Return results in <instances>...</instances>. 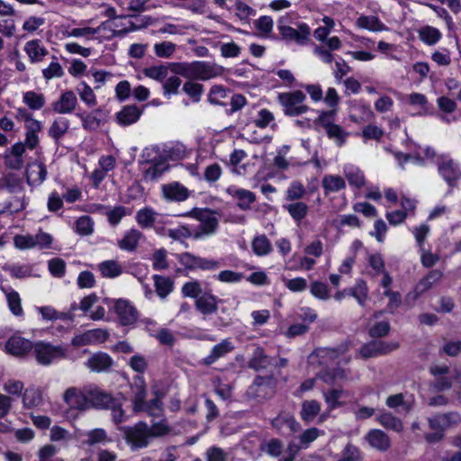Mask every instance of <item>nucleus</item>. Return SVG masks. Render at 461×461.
Here are the masks:
<instances>
[{
  "label": "nucleus",
  "mask_w": 461,
  "mask_h": 461,
  "mask_svg": "<svg viewBox=\"0 0 461 461\" xmlns=\"http://www.w3.org/2000/svg\"><path fill=\"white\" fill-rule=\"evenodd\" d=\"M253 252L259 257L267 256L272 251V245L266 235L256 236L251 243Z\"/></svg>",
  "instance_id": "obj_45"
},
{
  "label": "nucleus",
  "mask_w": 461,
  "mask_h": 461,
  "mask_svg": "<svg viewBox=\"0 0 461 461\" xmlns=\"http://www.w3.org/2000/svg\"><path fill=\"white\" fill-rule=\"evenodd\" d=\"M218 302L217 296L211 292H206L195 300L194 305L199 312L206 316L217 312Z\"/></svg>",
  "instance_id": "obj_24"
},
{
  "label": "nucleus",
  "mask_w": 461,
  "mask_h": 461,
  "mask_svg": "<svg viewBox=\"0 0 461 461\" xmlns=\"http://www.w3.org/2000/svg\"><path fill=\"white\" fill-rule=\"evenodd\" d=\"M158 212L150 207H145L136 212L135 220L142 229H150L154 226Z\"/></svg>",
  "instance_id": "obj_37"
},
{
  "label": "nucleus",
  "mask_w": 461,
  "mask_h": 461,
  "mask_svg": "<svg viewBox=\"0 0 461 461\" xmlns=\"http://www.w3.org/2000/svg\"><path fill=\"white\" fill-rule=\"evenodd\" d=\"M68 129L69 121L65 117H58L51 123L48 133L56 143H59L63 136L68 132Z\"/></svg>",
  "instance_id": "obj_36"
},
{
  "label": "nucleus",
  "mask_w": 461,
  "mask_h": 461,
  "mask_svg": "<svg viewBox=\"0 0 461 461\" xmlns=\"http://www.w3.org/2000/svg\"><path fill=\"white\" fill-rule=\"evenodd\" d=\"M278 31L285 41H294L299 45H303L309 39L311 34L310 27L303 23L297 25V29L283 23V18L278 20Z\"/></svg>",
  "instance_id": "obj_10"
},
{
  "label": "nucleus",
  "mask_w": 461,
  "mask_h": 461,
  "mask_svg": "<svg viewBox=\"0 0 461 461\" xmlns=\"http://www.w3.org/2000/svg\"><path fill=\"white\" fill-rule=\"evenodd\" d=\"M325 194L339 192L346 188L344 178L338 175H325L321 180Z\"/></svg>",
  "instance_id": "obj_35"
},
{
  "label": "nucleus",
  "mask_w": 461,
  "mask_h": 461,
  "mask_svg": "<svg viewBox=\"0 0 461 461\" xmlns=\"http://www.w3.org/2000/svg\"><path fill=\"white\" fill-rule=\"evenodd\" d=\"M23 103L32 110H40L45 105V97L41 93L28 91L23 94Z\"/></svg>",
  "instance_id": "obj_49"
},
{
  "label": "nucleus",
  "mask_w": 461,
  "mask_h": 461,
  "mask_svg": "<svg viewBox=\"0 0 461 461\" xmlns=\"http://www.w3.org/2000/svg\"><path fill=\"white\" fill-rule=\"evenodd\" d=\"M114 398L98 388H88L89 408L106 409Z\"/></svg>",
  "instance_id": "obj_26"
},
{
  "label": "nucleus",
  "mask_w": 461,
  "mask_h": 461,
  "mask_svg": "<svg viewBox=\"0 0 461 461\" xmlns=\"http://www.w3.org/2000/svg\"><path fill=\"white\" fill-rule=\"evenodd\" d=\"M397 348V343H387L383 340H373L361 347L359 349V355L363 358L376 357L382 355H386Z\"/></svg>",
  "instance_id": "obj_11"
},
{
  "label": "nucleus",
  "mask_w": 461,
  "mask_h": 461,
  "mask_svg": "<svg viewBox=\"0 0 461 461\" xmlns=\"http://www.w3.org/2000/svg\"><path fill=\"white\" fill-rule=\"evenodd\" d=\"M305 100L306 95L301 90L279 93L277 95L284 113L291 117L302 115L310 110V107L304 104Z\"/></svg>",
  "instance_id": "obj_3"
},
{
  "label": "nucleus",
  "mask_w": 461,
  "mask_h": 461,
  "mask_svg": "<svg viewBox=\"0 0 461 461\" xmlns=\"http://www.w3.org/2000/svg\"><path fill=\"white\" fill-rule=\"evenodd\" d=\"M202 284L198 280L185 283L181 287V294L184 297L194 298L195 300L203 294Z\"/></svg>",
  "instance_id": "obj_53"
},
{
  "label": "nucleus",
  "mask_w": 461,
  "mask_h": 461,
  "mask_svg": "<svg viewBox=\"0 0 461 461\" xmlns=\"http://www.w3.org/2000/svg\"><path fill=\"white\" fill-rule=\"evenodd\" d=\"M418 34L420 40L429 46L435 45L442 38V33L439 32V30L430 25H425L421 27L418 31Z\"/></svg>",
  "instance_id": "obj_39"
},
{
  "label": "nucleus",
  "mask_w": 461,
  "mask_h": 461,
  "mask_svg": "<svg viewBox=\"0 0 461 461\" xmlns=\"http://www.w3.org/2000/svg\"><path fill=\"white\" fill-rule=\"evenodd\" d=\"M113 365L112 357L104 352L94 354L88 358L86 366L95 372H102L107 370Z\"/></svg>",
  "instance_id": "obj_33"
},
{
  "label": "nucleus",
  "mask_w": 461,
  "mask_h": 461,
  "mask_svg": "<svg viewBox=\"0 0 461 461\" xmlns=\"http://www.w3.org/2000/svg\"><path fill=\"white\" fill-rule=\"evenodd\" d=\"M98 269L106 278H115L122 273V267L116 260H104L98 265Z\"/></svg>",
  "instance_id": "obj_42"
},
{
  "label": "nucleus",
  "mask_w": 461,
  "mask_h": 461,
  "mask_svg": "<svg viewBox=\"0 0 461 461\" xmlns=\"http://www.w3.org/2000/svg\"><path fill=\"white\" fill-rule=\"evenodd\" d=\"M132 390L134 393L133 409L135 411H142L144 410L145 398L147 394L146 384L142 376H137L134 379Z\"/></svg>",
  "instance_id": "obj_32"
},
{
  "label": "nucleus",
  "mask_w": 461,
  "mask_h": 461,
  "mask_svg": "<svg viewBox=\"0 0 461 461\" xmlns=\"http://www.w3.org/2000/svg\"><path fill=\"white\" fill-rule=\"evenodd\" d=\"M233 349L232 342L229 339H223L212 348L211 353L203 358V362L204 365L210 366Z\"/></svg>",
  "instance_id": "obj_31"
},
{
  "label": "nucleus",
  "mask_w": 461,
  "mask_h": 461,
  "mask_svg": "<svg viewBox=\"0 0 461 461\" xmlns=\"http://www.w3.org/2000/svg\"><path fill=\"white\" fill-rule=\"evenodd\" d=\"M78 105L76 93L71 90L64 91L58 100L51 104L52 111L59 114H70Z\"/></svg>",
  "instance_id": "obj_14"
},
{
  "label": "nucleus",
  "mask_w": 461,
  "mask_h": 461,
  "mask_svg": "<svg viewBox=\"0 0 461 461\" xmlns=\"http://www.w3.org/2000/svg\"><path fill=\"white\" fill-rule=\"evenodd\" d=\"M366 440L369 443V445L379 450V451H386L390 447V438L386 433H384L381 429H370L366 435Z\"/></svg>",
  "instance_id": "obj_29"
},
{
  "label": "nucleus",
  "mask_w": 461,
  "mask_h": 461,
  "mask_svg": "<svg viewBox=\"0 0 461 461\" xmlns=\"http://www.w3.org/2000/svg\"><path fill=\"white\" fill-rule=\"evenodd\" d=\"M272 426L283 435H291L298 432L301 429L300 423L294 415L286 412L278 414L272 420Z\"/></svg>",
  "instance_id": "obj_15"
},
{
  "label": "nucleus",
  "mask_w": 461,
  "mask_h": 461,
  "mask_svg": "<svg viewBox=\"0 0 461 461\" xmlns=\"http://www.w3.org/2000/svg\"><path fill=\"white\" fill-rule=\"evenodd\" d=\"M311 294L320 300H329L330 298L328 285L322 282L315 281L311 284Z\"/></svg>",
  "instance_id": "obj_63"
},
{
  "label": "nucleus",
  "mask_w": 461,
  "mask_h": 461,
  "mask_svg": "<svg viewBox=\"0 0 461 461\" xmlns=\"http://www.w3.org/2000/svg\"><path fill=\"white\" fill-rule=\"evenodd\" d=\"M335 112H323L318 117L316 123L322 127L328 138L334 141V143L341 147L343 146L349 133L344 130L340 125L334 123Z\"/></svg>",
  "instance_id": "obj_4"
},
{
  "label": "nucleus",
  "mask_w": 461,
  "mask_h": 461,
  "mask_svg": "<svg viewBox=\"0 0 461 461\" xmlns=\"http://www.w3.org/2000/svg\"><path fill=\"white\" fill-rule=\"evenodd\" d=\"M176 50V45L171 41H162L154 44V53L161 59L171 58Z\"/></svg>",
  "instance_id": "obj_55"
},
{
  "label": "nucleus",
  "mask_w": 461,
  "mask_h": 461,
  "mask_svg": "<svg viewBox=\"0 0 461 461\" xmlns=\"http://www.w3.org/2000/svg\"><path fill=\"white\" fill-rule=\"evenodd\" d=\"M77 117L81 120L84 130L91 131L97 130L105 122V113L102 109H95L88 113H77Z\"/></svg>",
  "instance_id": "obj_18"
},
{
  "label": "nucleus",
  "mask_w": 461,
  "mask_h": 461,
  "mask_svg": "<svg viewBox=\"0 0 461 461\" xmlns=\"http://www.w3.org/2000/svg\"><path fill=\"white\" fill-rule=\"evenodd\" d=\"M438 175L450 187L456 185L461 179V167L447 155H441L437 162Z\"/></svg>",
  "instance_id": "obj_8"
},
{
  "label": "nucleus",
  "mask_w": 461,
  "mask_h": 461,
  "mask_svg": "<svg viewBox=\"0 0 461 461\" xmlns=\"http://www.w3.org/2000/svg\"><path fill=\"white\" fill-rule=\"evenodd\" d=\"M234 6L236 16L244 23H249L250 18L257 14V11L244 2L237 1Z\"/></svg>",
  "instance_id": "obj_52"
},
{
  "label": "nucleus",
  "mask_w": 461,
  "mask_h": 461,
  "mask_svg": "<svg viewBox=\"0 0 461 461\" xmlns=\"http://www.w3.org/2000/svg\"><path fill=\"white\" fill-rule=\"evenodd\" d=\"M179 263L185 267V269L214 271L221 267V263L212 258H202L190 252H184L177 255Z\"/></svg>",
  "instance_id": "obj_5"
},
{
  "label": "nucleus",
  "mask_w": 461,
  "mask_h": 461,
  "mask_svg": "<svg viewBox=\"0 0 461 461\" xmlns=\"http://www.w3.org/2000/svg\"><path fill=\"white\" fill-rule=\"evenodd\" d=\"M344 175L349 185L357 188H361L366 184L364 173L357 167L347 166L344 167Z\"/></svg>",
  "instance_id": "obj_43"
},
{
  "label": "nucleus",
  "mask_w": 461,
  "mask_h": 461,
  "mask_svg": "<svg viewBox=\"0 0 461 461\" xmlns=\"http://www.w3.org/2000/svg\"><path fill=\"white\" fill-rule=\"evenodd\" d=\"M142 110L136 105H125L116 113L117 122L122 126H129L138 122Z\"/></svg>",
  "instance_id": "obj_28"
},
{
  "label": "nucleus",
  "mask_w": 461,
  "mask_h": 461,
  "mask_svg": "<svg viewBox=\"0 0 461 461\" xmlns=\"http://www.w3.org/2000/svg\"><path fill=\"white\" fill-rule=\"evenodd\" d=\"M377 420L383 427L396 432H400L403 428L402 420L389 412L381 414Z\"/></svg>",
  "instance_id": "obj_51"
},
{
  "label": "nucleus",
  "mask_w": 461,
  "mask_h": 461,
  "mask_svg": "<svg viewBox=\"0 0 461 461\" xmlns=\"http://www.w3.org/2000/svg\"><path fill=\"white\" fill-rule=\"evenodd\" d=\"M276 384V380L273 375H258L249 387L247 393L254 399H266L274 394Z\"/></svg>",
  "instance_id": "obj_9"
},
{
  "label": "nucleus",
  "mask_w": 461,
  "mask_h": 461,
  "mask_svg": "<svg viewBox=\"0 0 461 461\" xmlns=\"http://www.w3.org/2000/svg\"><path fill=\"white\" fill-rule=\"evenodd\" d=\"M283 442L278 438H272L266 442L261 449L266 454L273 456V457H279L281 456L283 453Z\"/></svg>",
  "instance_id": "obj_61"
},
{
  "label": "nucleus",
  "mask_w": 461,
  "mask_h": 461,
  "mask_svg": "<svg viewBox=\"0 0 461 461\" xmlns=\"http://www.w3.org/2000/svg\"><path fill=\"white\" fill-rule=\"evenodd\" d=\"M226 192L236 200L237 206L243 211L250 210L251 204L256 202V194L249 190L230 185Z\"/></svg>",
  "instance_id": "obj_16"
},
{
  "label": "nucleus",
  "mask_w": 461,
  "mask_h": 461,
  "mask_svg": "<svg viewBox=\"0 0 461 461\" xmlns=\"http://www.w3.org/2000/svg\"><path fill=\"white\" fill-rule=\"evenodd\" d=\"M95 222L88 215L79 217L75 222V231L81 236H89L94 232Z\"/></svg>",
  "instance_id": "obj_50"
},
{
  "label": "nucleus",
  "mask_w": 461,
  "mask_h": 461,
  "mask_svg": "<svg viewBox=\"0 0 461 461\" xmlns=\"http://www.w3.org/2000/svg\"><path fill=\"white\" fill-rule=\"evenodd\" d=\"M33 354L39 364L48 366L56 360L64 358L66 351L61 346L40 341L34 344Z\"/></svg>",
  "instance_id": "obj_6"
},
{
  "label": "nucleus",
  "mask_w": 461,
  "mask_h": 461,
  "mask_svg": "<svg viewBox=\"0 0 461 461\" xmlns=\"http://www.w3.org/2000/svg\"><path fill=\"white\" fill-rule=\"evenodd\" d=\"M42 76L46 80L52 78H59L64 76V69L59 62L57 61V58L53 57V60L50 65L42 69Z\"/></svg>",
  "instance_id": "obj_57"
},
{
  "label": "nucleus",
  "mask_w": 461,
  "mask_h": 461,
  "mask_svg": "<svg viewBox=\"0 0 461 461\" xmlns=\"http://www.w3.org/2000/svg\"><path fill=\"white\" fill-rule=\"evenodd\" d=\"M64 401L71 409H89L88 388L83 390L76 387L68 388L64 393Z\"/></svg>",
  "instance_id": "obj_13"
},
{
  "label": "nucleus",
  "mask_w": 461,
  "mask_h": 461,
  "mask_svg": "<svg viewBox=\"0 0 461 461\" xmlns=\"http://www.w3.org/2000/svg\"><path fill=\"white\" fill-rule=\"evenodd\" d=\"M114 310L120 322L124 326L133 324L137 321V311L128 301L118 300L115 303Z\"/></svg>",
  "instance_id": "obj_22"
},
{
  "label": "nucleus",
  "mask_w": 461,
  "mask_h": 461,
  "mask_svg": "<svg viewBox=\"0 0 461 461\" xmlns=\"http://www.w3.org/2000/svg\"><path fill=\"white\" fill-rule=\"evenodd\" d=\"M185 215L191 216L200 221L197 229H194V240L203 239L215 233L219 226V220L216 212L210 209L194 208Z\"/></svg>",
  "instance_id": "obj_2"
},
{
  "label": "nucleus",
  "mask_w": 461,
  "mask_h": 461,
  "mask_svg": "<svg viewBox=\"0 0 461 461\" xmlns=\"http://www.w3.org/2000/svg\"><path fill=\"white\" fill-rule=\"evenodd\" d=\"M47 176V168L41 161H34L28 165L26 169L27 183L30 185H41Z\"/></svg>",
  "instance_id": "obj_25"
},
{
  "label": "nucleus",
  "mask_w": 461,
  "mask_h": 461,
  "mask_svg": "<svg viewBox=\"0 0 461 461\" xmlns=\"http://www.w3.org/2000/svg\"><path fill=\"white\" fill-rule=\"evenodd\" d=\"M183 91L192 99L194 103L201 100L203 93V86L192 80L185 82L183 86Z\"/></svg>",
  "instance_id": "obj_56"
},
{
  "label": "nucleus",
  "mask_w": 461,
  "mask_h": 461,
  "mask_svg": "<svg viewBox=\"0 0 461 461\" xmlns=\"http://www.w3.org/2000/svg\"><path fill=\"white\" fill-rule=\"evenodd\" d=\"M152 267L156 271L165 270L168 267L167 253L165 249H159L154 251L152 258Z\"/></svg>",
  "instance_id": "obj_60"
},
{
  "label": "nucleus",
  "mask_w": 461,
  "mask_h": 461,
  "mask_svg": "<svg viewBox=\"0 0 461 461\" xmlns=\"http://www.w3.org/2000/svg\"><path fill=\"white\" fill-rule=\"evenodd\" d=\"M167 169L165 162H157L151 164L144 172V179L147 181H155Z\"/></svg>",
  "instance_id": "obj_59"
},
{
  "label": "nucleus",
  "mask_w": 461,
  "mask_h": 461,
  "mask_svg": "<svg viewBox=\"0 0 461 461\" xmlns=\"http://www.w3.org/2000/svg\"><path fill=\"white\" fill-rule=\"evenodd\" d=\"M161 189L163 196L168 201L183 202L189 196L188 189L179 182L163 185Z\"/></svg>",
  "instance_id": "obj_23"
},
{
  "label": "nucleus",
  "mask_w": 461,
  "mask_h": 461,
  "mask_svg": "<svg viewBox=\"0 0 461 461\" xmlns=\"http://www.w3.org/2000/svg\"><path fill=\"white\" fill-rule=\"evenodd\" d=\"M22 402L24 409L39 407L43 402L41 390L33 385L29 386L23 393Z\"/></svg>",
  "instance_id": "obj_34"
},
{
  "label": "nucleus",
  "mask_w": 461,
  "mask_h": 461,
  "mask_svg": "<svg viewBox=\"0 0 461 461\" xmlns=\"http://www.w3.org/2000/svg\"><path fill=\"white\" fill-rule=\"evenodd\" d=\"M169 68L172 72L182 76L189 80L206 81L220 76L222 68L214 63L207 61H193V62H174L170 63Z\"/></svg>",
  "instance_id": "obj_1"
},
{
  "label": "nucleus",
  "mask_w": 461,
  "mask_h": 461,
  "mask_svg": "<svg viewBox=\"0 0 461 461\" xmlns=\"http://www.w3.org/2000/svg\"><path fill=\"white\" fill-rule=\"evenodd\" d=\"M429 426L432 430H443L458 425L461 422V415L457 411L438 413L428 419Z\"/></svg>",
  "instance_id": "obj_12"
},
{
  "label": "nucleus",
  "mask_w": 461,
  "mask_h": 461,
  "mask_svg": "<svg viewBox=\"0 0 461 461\" xmlns=\"http://www.w3.org/2000/svg\"><path fill=\"white\" fill-rule=\"evenodd\" d=\"M32 341L20 336H12L5 343L6 351L15 357H23L33 349Z\"/></svg>",
  "instance_id": "obj_21"
},
{
  "label": "nucleus",
  "mask_w": 461,
  "mask_h": 461,
  "mask_svg": "<svg viewBox=\"0 0 461 461\" xmlns=\"http://www.w3.org/2000/svg\"><path fill=\"white\" fill-rule=\"evenodd\" d=\"M442 277V272L439 270H431L429 274L424 276L420 282L416 285L414 290L410 293L407 297L411 298L412 300H417L422 294L426 291L429 290L432 285L438 282Z\"/></svg>",
  "instance_id": "obj_19"
},
{
  "label": "nucleus",
  "mask_w": 461,
  "mask_h": 461,
  "mask_svg": "<svg viewBox=\"0 0 461 461\" xmlns=\"http://www.w3.org/2000/svg\"><path fill=\"white\" fill-rule=\"evenodd\" d=\"M342 394L343 390L337 388L330 389L323 393L325 402L330 410H335L342 405V403L339 401L342 397Z\"/></svg>",
  "instance_id": "obj_62"
},
{
  "label": "nucleus",
  "mask_w": 461,
  "mask_h": 461,
  "mask_svg": "<svg viewBox=\"0 0 461 461\" xmlns=\"http://www.w3.org/2000/svg\"><path fill=\"white\" fill-rule=\"evenodd\" d=\"M143 73L146 77L151 79L163 82L167 77L168 67L164 65L151 66L149 68H146L143 70Z\"/></svg>",
  "instance_id": "obj_58"
},
{
  "label": "nucleus",
  "mask_w": 461,
  "mask_h": 461,
  "mask_svg": "<svg viewBox=\"0 0 461 461\" xmlns=\"http://www.w3.org/2000/svg\"><path fill=\"white\" fill-rule=\"evenodd\" d=\"M321 411V404L316 400L304 401L300 411L301 419L305 422L312 421Z\"/></svg>",
  "instance_id": "obj_40"
},
{
  "label": "nucleus",
  "mask_w": 461,
  "mask_h": 461,
  "mask_svg": "<svg viewBox=\"0 0 461 461\" xmlns=\"http://www.w3.org/2000/svg\"><path fill=\"white\" fill-rule=\"evenodd\" d=\"M348 294L353 296L361 306H364L368 297L366 283L364 280H357L353 287L348 288Z\"/></svg>",
  "instance_id": "obj_47"
},
{
  "label": "nucleus",
  "mask_w": 461,
  "mask_h": 461,
  "mask_svg": "<svg viewBox=\"0 0 461 461\" xmlns=\"http://www.w3.org/2000/svg\"><path fill=\"white\" fill-rule=\"evenodd\" d=\"M144 239L145 236L140 230L131 228L124 232L122 239L117 240V246L123 251L134 252Z\"/></svg>",
  "instance_id": "obj_17"
},
{
  "label": "nucleus",
  "mask_w": 461,
  "mask_h": 461,
  "mask_svg": "<svg viewBox=\"0 0 461 461\" xmlns=\"http://www.w3.org/2000/svg\"><path fill=\"white\" fill-rule=\"evenodd\" d=\"M284 208L296 222H301L306 217L309 210L308 205L303 202H294L285 205Z\"/></svg>",
  "instance_id": "obj_46"
},
{
  "label": "nucleus",
  "mask_w": 461,
  "mask_h": 461,
  "mask_svg": "<svg viewBox=\"0 0 461 461\" xmlns=\"http://www.w3.org/2000/svg\"><path fill=\"white\" fill-rule=\"evenodd\" d=\"M76 91L78 94L81 101L84 102L87 106L93 107L96 104L95 94L86 82H80L77 86Z\"/></svg>",
  "instance_id": "obj_48"
},
{
  "label": "nucleus",
  "mask_w": 461,
  "mask_h": 461,
  "mask_svg": "<svg viewBox=\"0 0 461 461\" xmlns=\"http://www.w3.org/2000/svg\"><path fill=\"white\" fill-rule=\"evenodd\" d=\"M357 25L359 28L366 29L371 32H382L387 30V27L378 19V17L374 15H362L357 18Z\"/></svg>",
  "instance_id": "obj_41"
},
{
  "label": "nucleus",
  "mask_w": 461,
  "mask_h": 461,
  "mask_svg": "<svg viewBox=\"0 0 461 461\" xmlns=\"http://www.w3.org/2000/svg\"><path fill=\"white\" fill-rule=\"evenodd\" d=\"M149 416L159 418L163 413V407L161 402V395L156 393V397L149 402H145L144 410Z\"/></svg>",
  "instance_id": "obj_54"
},
{
  "label": "nucleus",
  "mask_w": 461,
  "mask_h": 461,
  "mask_svg": "<svg viewBox=\"0 0 461 461\" xmlns=\"http://www.w3.org/2000/svg\"><path fill=\"white\" fill-rule=\"evenodd\" d=\"M125 439L132 448H143L149 443V425L144 421H139L134 426L122 429Z\"/></svg>",
  "instance_id": "obj_7"
},
{
  "label": "nucleus",
  "mask_w": 461,
  "mask_h": 461,
  "mask_svg": "<svg viewBox=\"0 0 461 461\" xmlns=\"http://www.w3.org/2000/svg\"><path fill=\"white\" fill-rule=\"evenodd\" d=\"M360 460V450L351 443L347 444L344 449L341 451L337 461H359Z\"/></svg>",
  "instance_id": "obj_64"
},
{
  "label": "nucleus",
  "mask_w": 461,
  "mask_h": 461,
  "mask_svg": "<svg viewBox=\"0 0 461 461\" xmlns=\"http://www.w3.org/2000/svg\"><path fill=\"white\" fill-rule=\"evenodd\" d=\"M24 51L32 63L41 62L49 54V50L44 47L40 40H32L25 43Z\"/></svg>",
  "instance_id": "obj_27"
},
{
  "label": "nucleus",
  "mask_w": 461,
  "mask_h": 461,
  "mask_svg": "<svg viewBox=\"0 0 461 461\" xmlns=\"http://www.w3.org/2000/svg\"><path fill=\"white\" fill-rule=\"evenodd\" d=\"M25 152L24 144L15 143L10 149L5 151V164L8 168L18 170L23 166V154Z\"/></svg>",
  "instance_id": "obj_20"
},
{
  "label": "nucleus",
  "mask_w": 461,
  "mask_h": 461,
  "mask_svg": "<svg viewBox=\"0 0 461 461\" xmlns=\"http://www.w3.org/2000/svg\"><path fill=\"white\" fill-rule=\"evenodd\" d=\"M153 280L156 293L161 299H165L174 289V282L168 276L154 275Z\"/></svg>",
  "instance_id": "obj_38"
},
{
  "label": "nucleus",
  "mask_w": 461,
  "mask_h": 461,
  "mask_svg": "<svg viewBox=\"0 0 461 461\" xmlns=\"http://www.w3.org/2000/svg\"><path fill=\"white\" fill-rule=\"evenodd\" d=\"M272 365V359L267 356L265 350L258 347L253 351L250 359L248 362V366L257 372L266 370Z\"/></svg>",
  "instance_id": "obj_30"
},
{
  "label": "nucleus",
  "mask_w": 461,
  "mask_h": 461,
  "mask_svg": "<svg viewBox=\"0 0 461 461\" xmlns=\"http://www.w3.org/2000/svg\"><path fill=\"white\" fill-rule=\"evenodd\" d=\"M4 292L6 296L10 312L17 317L23 316V309L22 307V300L19 294L13 289L4 290Z\"/></svg>",
  "instance_id": "obj_44"
}]
</instances>
